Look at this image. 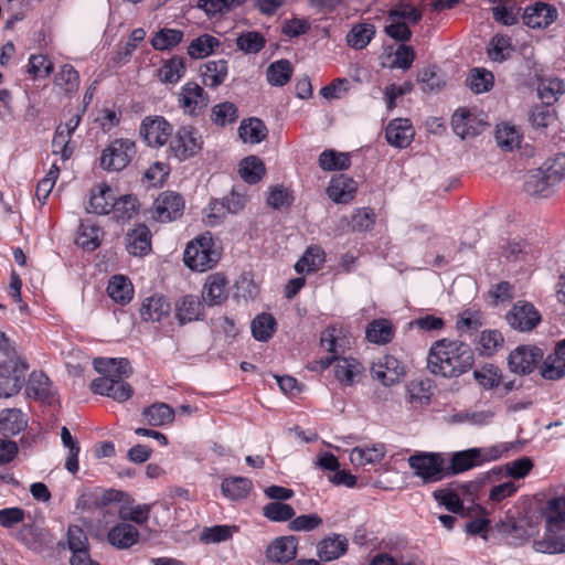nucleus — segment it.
<instances>
[{
  "instance_id": "obj_47",
  "label": "nucleus",
  "mask_w": 565,
  "mask_h": 565,
  "mask_svg": "<svg viewBox=\"0 0 565 565\" xmlns=\"http://www.w3.org/2000/svg\"><path fill=\"white\" fill-rule=\"evenodd\" d=\"M220 45L221 42L217 38L211 34H202L190 43L188 54L192 58H204L212 54Z\"/></svg>"
},
{
  "instance_id": "obj_59",
  "label": "nucleus",
  "mask_w": 565,
  "mask_h": 565,
  "mask_svg": "<svg viewBox=\"0 0 565 565\" xmlns=\"http://www.w3.org/2000/svg\"><path fill=\"white\" fill-rule=\"evenodd\" d=\"M238 118L237 107L231 102H224L212 108L211 119L218 126L233 124Z\"/></svg>"
},
{
  "instance_id": "obj_31",
  "label": "nucleus",
  "mask_w": 565,
  "mask_h": 565,
  "mask_svg": "<svg viewBox=\"0 0 565 565\" xmlns=\"http://www.w3.org/2000/svg\"><path fill=\"white\" fill-rule=\"evenodd\" d=\"M395 334L393 323L384 318L374 319L365 329V339L375 344L390 343Z\"/></svg>"
},
{
  "instance_id": "obj_48",
  "label": "nucleus",
  "mask_w": 565,
  "mask_h": 565,
  "mask_svg": "<svg viewBox=\"0 0 565 565\" xmlns=\"http://www.w3.org/2000/svg\"><path fill=\"white\" fill-rule=\"evenodd\" d=\"M375 35V26L371 23H360L352 26L347 35L348 45L355 49H364Z\"/></svg>"
},
{
  "instance_id": "obj_39",
  "label": "nucleus",
  "mask_w": 565,
  "mask_h": 565,
  "mask_svg": "<svg viewBox=\"0 0 565 565\" xmlns=\"http://www.w3.org/2000/svg\"><path fill=\"white\" fill-rule=\"evenodd\" d=\"M238 135L244 142L259 143L267 137V128L260 119L249 118L241 122Z\"/></svg>"
},
{
  "instance_id": "obj_10",
  "label": "nucleus",
  "mask_w": 565,
  "mask_h": 565,
  "mask_svg": "<svg viewBox=\"0 0 565 565\" xmlns=\"http://www.w3.org/2000/svg\"><path fill=\"white\" fill-rule=\"evenodd\" d=\"M508 324L514 330L529 332L535 329L542 318L539 310L527 301H516L505 316Z\"/></svg>"
},
{
  "instance_id": "obj_52",
  "label": "nucleus",
  "mask_w": 565,
  "mask_h": 565,
  "mask_svg": "<svg viewBox=\"0 0 565 565\" xmlns=\"http://www.w3.org/2000/svg\"><path fill=\"white\" fill-rule=\"evenodd\" d=\"M350 164V157L344 152L328 149L319 156V166L324 171L345 170Z\"/></svg>"
},
{
  "instance_id": "obj_28",
  "label": "nucleus",
  "mask_w": 565,
  "mask_h": 565,
  "mask_svg": "<svg viewBox=\"0 0 565 565\" xmlns=\"http://www.w3.org/2000/svg\"><path fill=\"white\" fill-rule=\"evenodd\" d=\"M170 303L163 296L154 295L147 298L140 307V316L145 321L159 322L168 317Z\"/></svg>"
},
{
  "instance_id": "obj_5",
  "label": "nucleus",
  "mask_w": 565,
  "mask_h": 565,
  "mask_svg": "<svg viewBox=\"0 0 565 565\" xmlns=\"http://www.w3.org/2000/svg\"><path fill=\"white\" fill-rule=\"evenodd\" d=\"M220 259V253L214 248L211 236L202 235L190 242L184 250V264L196 271H206L214 267Z\"/></svg>"
},
{
  "instance_id": "obj_7",
  "label": "nucleus",
  "mask_w": 565,
  "mask_h": 565,
  "mask_svg": "<svg viewBox=\"0 0 565 565\" xmlns=\"http://www.w3.org/2000/svg\"><path fill=\"white\" fill-rule=\"evenodd\" d=\"M137 153L136 143L131 139H115L102 152L100 166L107 171L124 170Z\"/></svg>"
},
{
  "instance_id": "obj_1",
  "label": "nucleus",
  "mask_w": 565,
  "mask_h": 565,
  "mask_svg": "<svg viewBox=\"0 0 565 565\" xmlns=\"http://www.w3.org/2000/svg\"><path fill=\"white\" fill-rule=\"evenodd\" d=\"M565 177V153H558L541 168L529 171L524 179V191L531 196L547 198Z\"/></svg>"
},
{
  "instance_id": "obj_19",
  "label": "nucleus",
  "mask_w": 565,
  "mask_h": 565,
  "mask_svg": "<svg viewBox=\"0 0 565 565\" xmlns=\"http://www.w3.org/2000/svg\"><path fill=\"white\" fill-rule=\"evenodd\" d=\"M356 182L344 174L332 177L327 188L328 196L338 204H345L355 196Z\"/></svg>"
},
{
  "instance_id": "obj_58",
  "label": "nucleus",
  "mask_w": 565,
  "mask_h": 565,
  "mask_svg": "<svg viewBox=\"0 0 565 565\" xmlns=\"http://www.w3.org/2000/svg\"><path fill=\"white\" fill-rule=\"evenodd\" d=\"M265 44V38L257 31L243 32L236 40L237 47L245 54H256L264 49Z\"/></svg>"
},
{
  "instance_id": "obj_50",
  "label": "nucleus",
  "mask_w": 565,
  "mask_h": 565,
  "mask_svg": "<svg viewBox=\"0 0 565 565\" xmlns=\"http://www.w3.org/2000/svg\"><path fill=\"white\" fill-rule=\"evenodd\" d=\"M266 75L273 86H284L291 78L292 65L288 60L276 61L268 66Z\"/></svg>"
},
{
  "instance_id": "obj_43",
  "label": "nucleus",
  "mask_w": 565,
  "mask_h": 565,
  "mask_svg": "<svg viewBox=\"0 0 565 565\" xmlns=\"http://www.w3.org/2000/svg\"><path fill=\"white\" fill-rule=\"evenodd\" d=\"M143 419L150 426H163L174 418V411L166 403H156L142 412Z\"/></svg>"
},
{
  "instance_id": "obj_64",
  "label": "nucleus",
  "mask_w": 565,
  "mask_h": 565,
  "mask_svg": "<svg viewBox=\"0 0 565 565\" xmlns=\"http://www.w3.org/2000/svg\"><path fill=\"white\" fill-rule=\"evenodd\" d=\"M418 82L424 92H438L445 85L436 66L424 68L418 76Z\"/></svg>"
},
{
  "instance_id": "obj_35",
  "label": "nucleus",
  "mask_w": 565,
  "mask_h": 565,
  "mask_svg": "<svg viewBox=\"0 0 565 565\" xmlns=\"http://www.w3.org/2000/svg\"><path fill=\"white\" fill-rule=\"evenodd\" d=\"M324 260V250L318 245H312L306 249L302 257L296 263L295 270L298 274L315 273L323 265Z\"/></svg>"
},
{
  "instance_id": "obj_6",
  "label": "nucleus",
  "mask_w": 565,
  "mask_h": 565,
  "mask_svg": "<svg viewBox=\"0 0 565 565\" xmlns=\"http://www.w3.org/2000/svg\"><path fill=\"white\" fill-rule=\"evenodd\" d=\"M408 465L424 482H436L446 477V458L439 452L418 451L408 458Z\"/></svg>"
},
{
  "instance_id": "obj_63",
  "label": "nucleus",
  "mask_w": 565,
  "mask_h": 565,
  "mask_svg": "<svg viewBox=\"0 0 565 565\" xmlns=\"http://www.w3.org/2000/svg\"><path fill=\"white\" fill-rule=\"evenodd\" d=\"M434 497L452 513H462L463 505L459 492L452 489H441L434 492Z\"/></svg>"
},
{
  "instance_id": "obj_4",
  "label": "nucleus",
  "mask_w": 565,
  "mask_h": 565,
  "mask_svg": "<svg viewBox=\"0 0 565 565\" xmlns=\"http://www.w3.org/2000/svg\"><path fill=\"white\" fill-rule=\"evenodd\" d=\"M29 364L21 355H8L0 364V398L17 395L25 383Z\"/></svg>"
},
{
  "instance_id": "obj_46",
  "label": "nucleus",
  "mask_w": 565,
  "mask_h": 565,
  "mask_svg": "<svg viewBox=\"0 0 565 565\" xmlns=\"http://www.w3.org/2000/svg\"><path fill=\"white\" fill-rule=\"evenodd\" d=\"M265 172L266 168L264 162L255 156H249L239 163V175L249 184L259 182Z\"/></svg>"
},
{
  "instance_id": "obj_33",
  "label": "nucleus",
  "mask_w": 565,
  "mask_h": 565,
  "mask_svg": "<svg viewBox=\"0 0 565 565\" xmlns=\"http://www.w3.org/2000/svg\"><path fill=\"white\" fill-rule=\"evenodd\" d=\"M227 61H209L201 66L202 82L205 86L215 88L224 83L227 77Z\"/></svg>"
},
{
  "instance_id": "obj_22",
  "label": "nucleus",
  "mask_w": 565,
  "mask_h": 565,
  "mask_svg": "<svg viewBox=\"0 0 565 565\" xmlns=\"http://www.w3.org/2000/svg\"><path fill=\"white\" fill-rule=\"evenodd\" d=\"M406 401L413 407H423L430 404L433 383L429 379H414L406 386Z\"/></svg>"
},
{
  "instance_id": "obj_42",
  "label": "nucleus",
  "mask_w": 565,
  "mask_h": 565,
  "mask_svg": "<svg viewBox=\"0 0 565 565\" xmlns=\"http://www.w3.org/2000/svg\"><path fill=\"white\" fill-rule=\"evenodd\" d=\"M100 235L102 228L87 220L79 225L76 244L87 250H94L100 244Z\"/></svg>"
},
{
  "instance_id": "obj_12",
  "label": "nucleus",
  "mask_w": 565,
  "mask_h": 565,
  "mask_svg": "<svg viewBox=\"0 0 565 565\" xmlns=\"http://www.w3.org/2000/svg\"><path fill=\"white\" fill-rule=\"evenodd\" d=\"M202 137L192 126L179 128L171 140L170 148L180 160H185L196 154L202 149Z\"/></svg>"
},
{
  "instance_id": "obj_38",
  "label": "nucleus",
  "mask_w": 565,
  "mask_h": 565,
  "mask_svg": "<svg viewBox=\"0 0 565 565\" xmlns=\"http://www.w3.org/2000/svg\"><path fill=\"white\" fill-rule=\"evenodd\" d=\"M26 427L24 414L18 408L3 409L0 413V430L6 435H17Z\"/></svg>"
},
{
  "instance_id": "obj_2",
  "label": "nucleus",
  "mask_w": 565,
  "mask_h": 565,
  "mask_svg": "<svg viewBox=\"0 0 565 565\" xmlns=\"http://www.w3.org/2000/svg\"><path fill=\"white\" fill-rule=\"evenodd\" d=\"M93 365L102 376L90 383V390L95 394L108 397L114 385L132 373L130 362L126 358L98 356L94 359Z\"/></svg>"
},
{
  "instance_id": "obj_54",
  "label": "nucleus",
  "mask_w": 565,
  "mask_h": 565,
  "mask_svg": "<svg viewBox=\"0 0 565 565\" xmlns=\"http://www.w3.org/2000/svg\"><path fill=\"white\" fill-rule=\"evenodd\" d=\"M423 18V13L419 9L408 2L401 1L396 3L388 12V21H408L413 24L418 23Z\"/></svg>"
},
{
  "instance_id": "obj_44",
  "label": "nucleus",
  "mask_w": 565,
  "mask_h": 565,
  "mask_svg": "<svg viewBox=\"0 0 565 565\" xmlns=\"http://www.w3.org/2000/svg\"><path fill=\"white\" fill-rule=\"evenodd\" d=\"M54 84L65 94H75L79 88V74L71 64H64L55 74Z\"/></svg>"
},
{
  "instance_id": "obj_40",
  "label": "nucleus",
  "mask_w": 565,
  "mask_h": 565,
  "mask_svg": "<svg viewBox=\"0 0 565 565\" xmlns=\"http://www.w3.org/2000/svg\"><path fill=\"white\" fill-rule=\"evenodd\" d=\"M185 73L184 57L173 56L163 62L162 66L158 70V76L164 84L178 83Z\"/></svg>"
},
{
  "instance_id": "obj_60",
  "label": "nucleus",
  "mask_w": 565,
  "mask_h": 565,
  "mask_svg": "<svg viewBox=\"0 0 565 565\" xmlns=\"http://www.w3.org/2000/svg\"><path fill=\"white\" fill-rule=\"evenodd\" d=\"M138 210L137 199L132 195H122L114 200L113 209L114 217L118 221L130 220Z\"/></svg>"
},
{
  "instance_id": "obj_56",
  "label": "nucleus",
  "mask_w": 565,
  "mask_h": 565,
  "mask_svg": "<svg viewBox=\"0 0 565 565\" xmlns=\"http://www.w3.org/2000/svg\"><path fill=\"white\" fill-rule=\"evenodd\" d=\"M520 11L521 8L510 0H500L499 4L492 9L494 20L504 25L518 23Z\"/></svg>"
},
{
  "instance_id": "obj_14",
  "label": "nucleus",
  "mask_w": 565,
  "mask_h": 565,
  "mask_svg": "<svg viewBox=\"0 0 565 565\" xmlns=\"http://www.w3.org/2000/svg\"><path fill=\"white\" fill-rule=\"evenodd\" d=\"M320 364L323 370L334 365V375L343 385H352L362 371V364L352 355H328Z\"/></svg>"
},
{
  "instance_id": "obj_62",
  "label": "nucleus",
  "mask_w": 565,
  "mask_h": 565,
  "mask_svg": "<svg viewBox=\"0 0 565 565\" xmlns=\"http://www.w3.org/2000/svg\"><path fill=\"white\" fill-rule=\"evenodd\" d=\"M467 85L476 94L488 92L493 86V75L486 70L475 68L467 78Z\"/></svg>"
},
{
  "instance_id": "obj_53",
  "label": "nucleus",
  "mask_w": 565,
  "mask_h": 565,
  "mask_svg": "<svg viewBox=\"0 0 565 565\" xmlns=\"http://www.w3.org/2000/svg\"><path fill=\"white\" fill-rule=\"evenodd\" d=\"M61 439L62 444L65 448L68 449V456L65 460V468L71 473H76L78 471V454H79V445L73 438L70 429L67 427H62L61 429Z\"/></svg>"
},
{
  "instance_id": "obj_34",
  "label": "nucleus",
  "mask_w": 565,
  "mask_h": 565,
  "mask_svg": "<svg viewBox=\"0 0 565 565\" xmlns=\"http://www.w3.org/2000/svg\"><path fill=\"white\" fill-rule=\"evenodd\" d=\"M107 294L117 303L126 305L134 297V287L126 276L115 275L108 282Z\"/></svg>"
},
{
  "instance_id": "obj_26",
  "label": "nucleus",
  "mask_w": 565,
  "mask_h": 565,
  "mask_svg": "<svg viewBox=\"0 0 565 565\" xmlns=\"http://www.w3.org/2000/svg\"><path fill=\"white\" fill-rule=\"evenodd\" d=\"M454 132L461 139L477 136L481 132L482 124L467 109H458L451 118Z\"/></svg>"
},
{
  "instance_id": "obj_37",
  "label": "nucleus",
  "mask_w": 565,
  "mask_h": 565,
  "mask_svg": "<svg viewBox=\"0 0 565 565\" xmlns=\"http://www.w3.org/2000/svg\"><path fill=\"white\" fill-rule=\"evenodd\" d=\"M385 456V447L383 444L373 445L371 447H355L350 452V460L355 466H364L381 461Z\"/></svg>"
},
{
  "instance_id": "obj_27",
  "label": "nucleus",
  "mask_w": 565,
  "mask_h": 565,
  "mask_svg": "<svg viewBox=\"0 0 565 565\" xmlns=\"http://www.w3.org/2000/svg\"><path fill=\"white\" fill-rule=\"evenodd\" d=\"M534 548L540 553H565V526L545 530L543 537L534 541Z\"/></svg>"
},
{
  "instance_id": "obj_51",
  "label": "nucleus",
  "mask_w": 565,
  "mask_h": 565,
  "mask_svg": "<svg viewBox=\"0 0 565 565\" xmlns=\"http://www.w3.org/2000/svg\"><path fill=\"white\" fill-rule=\"evenodd\" d=\"M183 32L175 29H161L151 39V45L154 50L164 51L172 50L183 39Z\"/></svg>"
},
{
  "instance_id": "obj_9",
  "label": "nucleus",
  "mask_w": 565,
  "mask_h": 565,
  "mask_svg": "<svg viewBox=\"0 0 565 565\" xmlns=\"http://www.w3.org/2000/svg\"><path fill=\"white\" fill-rule=\"evenodd\" d=\"M501 456V450L493 447L482 454L481 449L471 448L463 451H458L452 455L450 465L446 466V477H450L463 471H467L483 460L498 459Z\"/></svg>"
},
{
  "instance_id": "obj_18",
  "label": "nucleus",
  "mask_w": 565,
  "mask_h": 565,
  "mask_svg": "<svg viewBox=\"0 0 565 565\" xmlns=\"http://www.w3.org/2000/svg\"><path fill=\"white\" fill-rule=\"evenodd\" d=\"M557 17V9L553 4L535 2L524 9L522 20L529 28L544 29L552 24Z\"/></svg>"
},
{
  "instance_id": "obj_30",
  "label": "nucleus",
  "mask_w": 565,
  "mask_h": 565,
  "mask_svg": "<svg viewBox=\"0 0 565 565\" xmlns=\"http://www.w3.org/2000/svg\"><path fill=\"white\" fill-rule=\"evenodd\" d=\"M347 550L348 540L340 534H334L319 542L318 556L321 561L331 562L344 555Z\"/></svg>"
},
{
  "instance_id": "obj_32",
  "label": "nucleus",
  "mask_w": 565,
  "mask_h": 565,
  "mask_svg": "<svg viewBox=\"0 0 565 565\" xmlns=\"http://www.w3.org/2000/svg\"><path fill=\"white\" fill-rule=\"evenodd\" d=\"M202 298L209 306L221 305L227 299L226 280L221 275H212L207 278L203 291Z\"/></svg>"
},
{
  "instance_id": "obj_25",
  "label": "nucleus",
  "mask_w": 565,
  "mask_h": 565,
  "mask_svg": "<svg viewBox=\"0 0 565 565\" xmlns=\"http://www.w3.org/2000/svg\"><path fill=\"white\" fill-rule=\"evenodd\" d=\"M126 248L130 255L143 256L151 250V234L149 228L139 224L128 231L125 237Z\"/></svg>"
},
{
  "instance_id": "obj_24",
  "label": "nucleus",
  "mask_w": 565,
  "mask_h": 565,
  "mask_svg": "<svg viewBox=\"0 0 565 565\" xmlns=\"http://www.w3.org/2000/svg\"><path fill=\"white\" fill-rule=\"evenodd\" d=\"M108 543L118 550H126L139 541V531L125 521L113 526L107 534Z\"/></svg>"
},
{
  "instance_id": "obj_45",
  "label": "nucleus",
  "mask_w": 565,
  "mask_h": 565,
  "mask_svg": "<svg viewBox=\"0 0 565 565\" xmlns=\"http://www.w3.org/2000/svg\"><path fill=\"white\" fill-rule=\"evenodd\" d=\"M26 394L40 401L51 397V382L43 372H32L26 383Z\"/></svg>"
},
{
  "instance_id": "obj_20",
  "label": "nucleus",
  "mask_w": 565,
  "mask_h": 565,
  "mask_svg": "<svg viewBox=\"0 0 565 565\" xmlns=\"http://www.w3.org/2000/svg\"><path fill=\"white\" fill-rule=\"evenodd\" d=\"M298 548V540L294 535L280 536L275 539L266 550V556L269 561L276 563H287L295 558Z\"/></svg>"
},
{
  "instance_id": "obj_11",
  "label": "nucleus",
  "mask_w": 565,
  "mask_h": 565,
  "mask_svg": "<svg viewBox=\"0 0 565 565\" xmlns=\"http://www.w3.org/2000/svg\"><path fill=\"white\" fill-rule=\"evenodd\" d=\"M184 200L181 194L164 191L158 195L152 205V217L161 223L172 222L181 217Z\"/></svg>"
},
{
  "instance_id": "obj_16",
  "label": "nucleus",
  "mask_w": 565,
  "mask_h": 565,
  "mask_svg": "<svg viewBox=\"0 0 565 565\" xmlns=\"http://www.w3.org/2000/svg\"><path fill=\"white\" fill-rule=\"evenodd\" d=\"M355 342L354 337L340 324H333L328 327L320 338L321 347L329 353H344L353 349Z\"/></svg>"
},
{
  "instance_id": "obj_8",
  "label": "nucleus",
  "mask_w": 565,
  "mask_h": 565,
  "mask_svg": "<svg viewBox=\"0 0 565 565\" xmlns=\"http://www.w3.org/2000/svg\"><path fill=\"white\" fill-rule=\"evenodd\" d=\"M427 355V367L435 375L456 377L466 373L473 363L472 355Z\"/></svg>"
},
{
  "instance_id": "obj_55",
  "label": "nucleus",
  "mask_w": 565,
  "mask_h": 565,
  "mask_svg": "<svg viewBox=\"0 0 565 565\" xmlns=\"http://www.w3.org/2000/svg\"><path fill=\"white\" fill-rule=\"evenodd\" d=\"M252 333L258 341H267L275 332L276 320L270 313H260L252 321Z\"/></svg>"
},
{
  "instance_id": "obj_57",
  "label": "nucleus",
  "mask_w": 565,
  "mask_h": 565,
  "mask_svg": "<svg viewBox=\"0 0 565 565\" xmlns=\"http://www.w3.org/2000/svg\"><path fill=\"white\" fill-rule=\"evenodd\" d=\"M521 137L522 136L520 131L514 126H510L509 124H502L497 127L495 139L498 146L504 150L511 151L514 148L519 147L521 142Z\"/></svg>"
},
{
  "instance_id": "obj_36",
  "label": "nucleus",
  "mask_w": 565,
  "mask_h": 565,
  "mask_svg": "<svg viewBox=\"0 0 565 565\" xmlns=\"http://www.w3.org/2000/svg\"><path fill=\"white\" fill-rule=\"evenodd\" d=\"M252 488V481L245 477L225 478L221 484V490L224 497L233 501L246 498Z\"/></svg>"
},
{
  "instance_id": "obj_41",
  "label": "nucleus",
  "mask_w": 565,
  "mask_h": 565,
  "mask_svg": "<svg viewBox=\"0 0 565 565\" xmlns=\"http://www.w3.org/2000/svg\"><path fill=\"white\" fill-rule=\"evenodd\" d=\"M565 93V85L562 79L555 77L541 78L537 85V94L543 104L552 105Z\"/></svg>"
},
{
  "instance_id": "obj_15",
  "label": "nucleus",
  "mask_w": 565,
  "mask_h": 565,
  "mask_svg": "<svg viewBox=\"0 0 565 565\" xmlns=\"http://www.w3.org/2000/svg\"><path fill=\"white\" fill-rule=\"evenodd\" d=\"M372 375L384 386H391L399 382L405 375V365L396 355H382L372 366Z\"/></svg>"
},
{
  "instance_id": "obj_13",
  "label": "nucleus",
  "mask_w": 565,
  "mask_h": 565,
  "mask_svg": "<svg viewBox=\"0 0 565 565\" xmlns=\"http://www.w3.org/2000/svg\"><path fill=\"white\" fill-rule=\"evenodd\" d=\"M178 102L185 114L199 116L207 107L210 98L199 84L188 82L182 86Z\"/></svg>"
},
{
  "instance_id": "obj_49",
  "label": "nucleus",
  "mask_w": 565,
  "mask_h": 565,
  "mask_svg": "<svg viewBox=\"0 0 565 565\" xmlns=\"http://www.w3.org/2000/svg\"><path fill=\"white\" fill-rule=\"evenodd\" d=\"M545 530L565 526V498H554L548 501L545 511Z\"/></svg>"
},
{
  "instance_id": "obj_17",
  "label": "nucleus",
  "mask_w": 565,
  "mask_h": 565,
  "mask_svg": "<svg viewBox=\"0 0 565 565\" xmlns=\"http://www.w3.org/2000/svg\"><path fill=\"white\" fill-rule=\"evenodd\" d=\"M171 134V125L161 116L146 117L140 126V136L150 147L163 146Z\"/></svg>"
},
{
  "instance_id": "obj_29",
  "label": "nucleus",
  "mask_w": 565,
  "mask_h": 565,
  "mask_svg": "<svg viewBox=\"0 0 565 565\" xmlns=\"http://www.w3.org/2000/svg\"><path fill=\"white\" fill-rule=\"evenodd\" d=\"M115 194L107 184H99L92 190L89 206L87 212L95 214H108L113 209Z\"/></svg>"
},
{
  "instance_id": "obj_3",
  "label": "nucleus",
  "mask_w": 565,
  "mask_h": 565,
  "mask_svg": "<svg viewBox=\"0 0 565 565\" xmlns=\"http://www.w3.org/2000/svg\"><path fill=\"white\" fill-rule=\"evenodd\" d=\"M508 355V364L512 372L518 374H531L536 369L539 374L546 380H558L565 375V355Z\"/></svg>"
},
{
  "instance_id": "obj_21",
  "label": "nucleus",
  "mask_w": 565,
  "mask_h": 565,
  "mask_svg": "<svg viewBox=\"0 0 565 565\" xmlns=\"http://www.w3.org/2000/svg\"><path fill=\"white\" fill-rule=\"evenodd\" d=\"M385 137L390 145L406 148L414 138V129L408 119L397 118L386 127Z\"/></svg>"
},
{
  "instance_id": "obj_61",
  "label": "nucleus",
  "mask_w": 565,
  "mask_h": 565,
  "mask_svg": "<svg viewBox=\"0 0 565 565\" xmlns=\"http://www.w3.org/2000/svg\"><path fill=\"white\" fill-rule=\"evenodd\" d=\"M263 514L273 522H285L294 519L295 510L284 502H270L263 508Z\"/></svg>"
},
{
  "instance_id": "obj_23",
  "label": "nucleus",
  "mask_w": 565,
  "mask_h": 565,
  "mask_svg": "<svg viewBox=\"0 0 565 565\" xmlns=\"http://www.w3.org/2000/svg\"><path fill=\"white\" fill-rule=\"evenodd\" d=\"M175 318L181 326L200 320L203 316V305L198 296L185 295L179 298L174 306Z\"/></svg>"
}]
</instances>
